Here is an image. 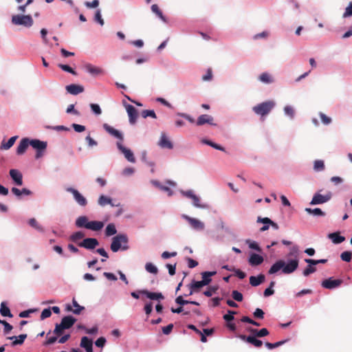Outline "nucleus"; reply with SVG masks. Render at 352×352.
I'll list each match as a JSON object with an SVG mask.
<instances>
[{"mask_svg":"<svg viewBox=\"0 0 352 352\" xmlns=\"http://www.w3.org/2000/svg\"><path fill=\"white\" fill-rule=\"evenodd\" d=\"M265 276L262 274L257 276H252L250 277V283L253 287H256L265 281Z\"/></svg>","mask_w":352,"mask_h":352,"instance_id":"393cba45","label":"nucleus"},{"mask_svg":"<svg viewBox=\"0 0 352 352\" xmlns=\"http://www.w3.org/2000/svg\"><path fill=\"white\" fill-rule=\"evenodd\" d=\"M212 78V71L211 68H208L205 75L202 76L204 81H209Z\"/></svg>","mask_w":352,"mask_h":352,"instance_id":"338daca9","label":"nucleus"},{"mask_svg":"<svg viewBox=\"0 0 352 352\" xmlns=\"http://www.w3.org/2000/svg\"><path fill=\"white\" fill-rule=\"evenodd\" d=\"M58 67L63 69L65 72H69L73 75H76V72L69 65H63V64H58Z\"/></svg>","mask_w":352,"mask_h":352,"instance_id":"09e8293b","label":"nucleus"},{"mask_svg":"<svg viewBox=\"0 0 352 352\" xmlns=\"http://www.w3.org/2000/svg\"><path fill=\"white\" fill-rule=\"evenodd\" d=\"M331 198V193L322 195L318 192L316 193L310 202L311 205L322 204L326 203Z\"/></svg>","mask_w":352,"mask_h":352,"instance_id":"6e6552de","label":"nucleus"},{"mask_svg":"<svg viewBox=\"0 0 352 352\" xmlns=\"http://www.w3.org/2000/svg\"><path fill=\"white\" fill-rule=\"evenodd\" d=\"M239 338L243 341H245L250 344H253L254 346L259 348L263 345V342L260 340L256 339V336L240 335Z\"/></svg>","mask_w":352,"mask_h":352,"instance_id":"f8f14e48","label":"nucleus"},{"mask_svg":"<svg viewBox=\"0 0 352 352\" xmlns=\"http://www.w3.org/2000/svg\"><path fill=\"white\" fill-rule=\"evenodd\" d=\"M249 331L256 337L262 338L269 335V331L266 328H263L260 330L256 329L250 328Z\"/></svg>","mask_w":352,"mask_h":352,"instance_id":"c85d7f7f","label":"nucleus"},{"mask_svg":"<svg viewBox=\"0 0 352 352\" xmlns=\"http://www.w3.org/2000/svg\"><path fill=\"white\" fill-rule=\"evenodd\" d=\"M89 221H88V218L86 216H80L76 220V226L78 228H85L87 229V226Z\"/></svg>","mask_w":352,"mask_h":352,"instance_id":"2f4dec72","label":"nucleus"},{"mask_svg":"<svg viewBox=\"0 0 352 352\" xmlns=\"http://www.w3.org/2000/svg\"><path fill=\"white\" fill-rule=\"evenodd\" d=\"M351 252L349 251H345L340 254V258L344 261L350 262L351 261Z\"/></svg>","mask_w":352,"mask_h":352,"instance_id":"864d4df0","label":"nucleus"},{"mask_svg":"<svg viewBox=\"0 0 352 352\" xmlns=\"http://www.w3.org/2000/svg\"><path fill=\"white\" fill-rule=\"evenodd\" d=\"M129 241L128 237L126 234H120L113 237L111 244V250L113 252H117L120 249L126 250L129 249L127 245Z\"/></svg>","mask_w":352,"mask_h":352,"instance_id":"7ed1b4c3","label":"nucleus"},{"mask_svg":"<svg viewBox=\"0 0 352 352\" xmlns=\"http://www.w3.org/2000/svg\"><path fill=\"white\" fill-rule=\"evenodd\" d=\"M67 91L72 95H78L84 91V87L82 85L71 84L65 87Z\"/></svg>","mask_w":352,"mask_h":352,"instance_id":"4468645a","label":"nucleus"},{"mask_svg":"<svg viewBox=\"0 0 352 352\" xmlns=\"http://www.w3.org/2000/svg\"><path fill=\"white\" fill-rule=\"evenodd\" d=\"M117 146L118 149L120 151H122V153L124 155V157L126 158L128 161L132 163H134L135 162L134 155L130 149H128L123 146V145L120 142L117 143Z\"/></svg>","mask_w":352,"mask_h":352,"instance_id":"9d476101","label":"nucleus"},{"mask_svg":"<svg viewBox=\"0 0 352 352\" xmlns=\"http://www.w3.org/2000/svg\"><path fill=\"white\" fill-rule=\"evenodd\" d=\"M140 294L145 295L148 298H149L151 300H161L164 298V296L162 295V293L151 292L146 289H142V290H138L137 292H131V295L134 298L138 299L140 298V296H139Z\"/></svg>","mask_w":352,"mask_h":352,"instance_id":"39448f33","label":"nucleus"},{"mask_svg":"<svg viewBox=\"0 0 352 352\" xmlns=\"http://www.w3.org/2000/svg\"><path fill=\"white\" fill-rule=\"evenodd\" d=\"M33 19L30 15L16 14L12 17V23L17 25L30 28L33 25Z\"/></svg>","mask_w":352,"mask_h":352,"instance_id":"20e7f679","label":"nucleus"},{"mask_svg":"<svg viewBox=\"0 0 352 352\" xmlns=\"http://www.w3.org/2000/svg\"><path fill=\"white\" fill-rule=\"evenodd\" d=\"M254 317L258 319H263L264 318V312L260 308H256L253 314Z\"/></svg>","mask_w":352,"mask_h":352,"instance_id":"69168bd1","label":"nucleus"},{"mask_svg":"<svg viewBox=\"0 0 352 352\" xmlns=\"http://www.w3.org/2000/svg\"><path fill=\"white\" fill-rule=\"evenodd\" d=\"M216 274V272H202L201 273V276H202V283L205 285H208L211 281H212V279H211V276H214Z\"/></svg>","mask_w":352,"mask_h":352,"instance_id":"473e14b6","label":"nucleus"},{"mask_svg":"<svg viewBox=\"0 0 352 352\" xmlns=\"http://www.w3.org/2000/svg\"><path fill=\"white\" fill-rule=\"evenodd\" d=\"M84 236V232L82 231H78L72 234L69 237V239L74 243H78V241L82 239Z\"/></svg>","mask_w":352,"mask_h":352,"instance_id":"ea45409f","label":"nucleus"},{"mask_svg":"<svg viewBox=\"0 0 352 352\" xmlns=\"http://www.w3.org/2000/svg\"><path fill=\"white\" fill-rule=\"evenodd\" d=\"M29 224L30 226L38 230H42L41 226L38 223L37 221L34 218H32L29 220Z\"/></svg>","mask_w":352,"mask_h":352,"instance_id":"680f3d73","label":"nucleus"},{"mask_svg":"<svg viewBox=\"0 0 352 352\" xmlns=\"http://www.w3.org/2000/svg\"><path fill=\"white\" fill-rule=\"evenodd\" d=\"M99 245L98 241L95 238H87L82 241L78 243V245L87 250H94Z\"/></svg>","mask_w":352,"mask_h":352,"instance_id":"423d86ee","label":"nucleus"},{"mask_svg":"<svg viewBox=\"0 0 352 352\" xmlns=\"http://www.w3.org/2000/svg\"><path fill=\"white\" fill-rule=\"evenodd\" d=\"M10 175L16 185L21 186L23 184V175L18 170L11 169Z\"/></svg>","mask_w":352,"mask_h":352,"instance_id":"dca6fc26","label":"nucleus"},{"mask_svg":"<svg viewBox=\"0 0 352 352\" xmlns=\"http://www.w3.org/2000/svg\"><path fill=\"white\" fill-rule=\"evenodd\" d=\"M117 230L113 223H109L107 225L105 229V234L107 236H110L116 234Z\"/></svg>","mask_w":352,"mask_h":352,"instance_id":"a19ab883","label":"nucleus"},{"mask_svg":"<svg viewBox=\"0 0 352 352\" xmlns=\"http://www.w3.org/2000/svg\"><path fill=\"white\" fill-rule=\"evenodd\" d=\"M203 142L206 144H208V145L214 148L215 149L222 151H224V150H225L224 148L222 147L221 146H220L216 143H214L210 140H203Z\"/></svg>","mask_w":352,"mask_h":352,"instance_id":"8fccbe9b","label":"nucleus"},{"mask_svg":"<svg viewBox=\"0 0 352 352\" xmlns=\"http://www.w3.org/2000/svg\"><path fill=\"white\" fill-rule=\"evenodd\" d=\"M80 346L84 348L86 352H93V342L86 336L82 338Z\"/></svg>","mask_w":352,"mask_h":352,"instance_id":"412c9836","label":"nucleus"},{"mask_svg":"<svg viewBox=\"0 0 352 352\" xmlns=\"http://www.w3.org/2000/svg\"><path fill=\"white\" fill-rule=\"evenodd\" d=\"M236 314V312L234 311L228 310V314H225L223 318L226 321L230 322L234 320V315Z\"/></svg>","mask_w":352,"mask_h":352,"instance_id":"4d7b16f0","label":"nucleus"},{"mask_svg":"<svg viewBox=\"0 0 352 352\" xmlns=\"http://www.w3.org/2000/svg\"><path fill=\"white\" fill-rule=\"evenodd\" d=\"M217 289V286L210 287L208 290L204 292V294L207 297H210L213 294L216 293Z\"/></svg>","mask_w":352,"mask_h":352,"instance_id":"13d9d810","label":"nucleus"},{"mask_svg":"<svg viewBox=\"0 0 352 352\" xmlns=\"http://www.w3.org/2000/svg\"><path fill=\"white\" fill-rule=\"evenodd\" d=\"M52 315V311L50 308H47L43 310L41 314V319L44 320L47 318L50 317Z\"/></svg>","mask_w":352,"mask_h":352,"instance_id":"0e129e2a","label":"nucleus"},{"mask_svg":"<svg viewBox=\"0 0 352 352\" xmlns=\"http://www.w3.org/2000/svg\"><path fill=\"white\" fill-rule=\"evenodd\" d=\"M98 204L100 206H104L107 204H110L111 206H120V204H113L112 203V200L111 198L107 197V196H104V195H100L98 198Z\"/></svg>","mask_w":352,"mask_h":352,"instance_id":"bb28decb","label":"nucleus"},{"mask_svg":"<svg viewBox=\"0 0 352 352\" xmlns=\"http://www.w3.org/2000/svg\"><path fill=\"white\" fill-rule=\"evenodd\" d=\"M152 11L155 13L162 20L164 21H166V19L164 16H163V14L160 9L159 8L157 4H153L151 6Z\"/></svg>","mask_w":352,"mask_h":352,"instance_id":"c03bdc74","label":"nucleus"},{"mask_svg":"<svg viewBox=\"0 0 352 352\" xmlns=\"http://www.w3.org/2000/svg\"><path fill=\"white\" fill-rule=\"evenodd\" d=\"M284 111L286 115L289 116L291 118L294 117V110L291 106H285L284 108Z\"/></svg>","mask_w":352,"mask_h":352,"instance_id":"052dcab7","label":"nucleus"},{"mask_svg":"<svg viewBox=\"0 0 352 352\" xmlns=\"http://www.w3.org/2000/svg\"><path fill=\"white\" fill-rule=\"evenodd\" d=\"M30 144L36 151L45 150L47 148L46 142L41 141L36 139L30 140Z\"/></svg>","mask_w":352,"mask_h":352,"instance_id":"5701e85b","label":"nucleus"},{"mask_svg":"<svg viewBox=\"0 0 352 352\" xmlns=\"http://www.w3.org/2000/svg\"><path fill=\"white\" fill-rule=\"evenodd\" d=\"M76 321V320L74 317L67 316L62 318L60 324L65 329H67L72 327Z\"/></svg>","mask_w":352,"mask_h":352,"instance_id":"6ab92c4d","label":"nucleus"},{"mask_svg":"<svg viewBox=\"0 0 352 352\" xmlns=\"http://www.w3.org/2000/svg\"><path fill=\"white\" fill-rule=\"evenodd\" d=\"M305 261L310 265H316L320 263L324 264L327 262V259H319V260H314L311 258H305Z\"/></svg>","mask_w":352,"mask_h":352,"instance_id":"49530a36","label":"nucleus"},{"mask_svg":"<svg viewBox=\"0 0 352 352\" xmlns=\"http://www.w3.org/2000/svg\"><path fill=\"white\" fill-rule=\"evenodd\" d=\"M352 16V1L349 3V6L346 8L345 12L343 14V17L346 18Z\"/></svg>","mask_w":352,"mask_h":352,"instance_id":"e2e57ef3","label":"nucleus"},{"mask_svg":"<svg viewBox=\"0 0 352 352\" xmlns=\"http://www.w3.org/2000/svg\"><path fill=\"white\" fill-rule=\"evenodd\" d=\"M29 145H30L29 139L26 138H23L17 146L16 153L18 155H23Z\"/></svg>","mask_w":352,"mask_h":352,"instance_id":"aec40b11","label":"nucleus"},{"mask_svg":"<svg viewBox=\"0 0 352 352\" xmlns=\"http://www.w3.org/2000/svg\"><path fill=\"white\" fill-rule=\"evenodd\" d=\"M159 145L162 148H168L172 149L173 148V143L168 138L166 135L164 133H162L161 134L160 140L159 142Z\"/></svg>","mask_w":352,"mask_h":352,"instance_id":"f3484780","label":"nucleus"},{"mask_svg":"<svg viewBox=\"0 0 352 352\" xmlns=\"http://www.w3.org/2000/svg\"><path fill=\"white\" fill-rule=\"evenodd\" d=\"M305 211L307 213L312 214L314 216L323 217L325 215V213L320 208H314V209L307 208H305Z\"/></svg>","mask_w":352,"mask_h":352,"instance_id":"e433bc0d","label":"nucleus"},{"mask_svg":"<svg viewBox=\"0 0 352 352\" xmlns=\"http://www.w3.org/2000/svg\"><path fill=\"white\" fill-rule=\"evenodd\" d=\"M286 342H287V340H282V341H279V342H277L275 343L265 342V346L269 349H273L274 348H276V347H278V346L283 345Z\"/></svg>","mask_w":352,"mask_h":352,"instance_id":"de8ad7c7","label":"nucleus"},{"mask_svg":"<svg viewBox=\"0 0 352 352\" xmlns=\"http://www.w3.org/2000/svg\"><path fill=\"white\" fill-rule=\"evenodd\" d=\"M104 223L100 221H89L87 226V229L91 230L93 231H99L102 230L104 227Z\"/></svg>","mask_w":352,"mask_h":352,"instance_id":"b1692460","label":"nucleus"},{"mask_svg":"<svg viewBox=\"0 0 352 352\" xmlns=\"http://www.w3.org/2000/svg\"><path fill=\"white\" fill-rule=\"evenodd\" d=\"M103 127L105 129V131L108 132L110 135L120 140L121 141L123 140V135L122 133L120 132L118 130L114 129L113 127L109 126L107 124H104Z\"/></svg>","mask_w":352,"mask_h":352,"instance_id":"a211bd4d","label":"nucleus"},{"mask_svg":"<svg viewBox=\"0 0 352 352\" xmlns=\"http://www.w3.org/2000/svg\"><path fill=\"white\" fill-rule=\"evenodd\" d=\"M17 136H13L10 138L7 142L3 141L1 144V148L4 150L10 148L14 145Z\"/></svg>","mask_w":352,"mask_h":352,"instance_id":"f704fd0d","label":"nucleus"},{"mask_svg":"<svg viewBox=\"0 0 352 352\" xmlns=\"http://www.w3.org/2000/svg\"><path fill=\"white\" fill-rule=\"evenodd\" d=\"M213 118L208 114H203L198 117L197 120L196 122V124L197 126H201L205 124H213Z\"/></svg>","mask_w":352,"mask_h":352,"instance_id":"2eb2a0df","label":"nucleus"},{"mask_svg":"<svg viewBox=\"0 0 352 352\" xmlns=\"http://www.w3.org/2000/svg\"><path fill=\"white\" fill-rule=\"evenodd\" d=\"M342 282L341 279H333L332 278H329L324 280L321 285L324 288L331 289L339 287Z\"/></svg>","mask_w":352,"mask_h":352,"instance_id":"1a4fd4ad","label":"nucleus"},{"mask_svg":"<svg viewBox=\"0 0 352 352\" xmlns=\"http://www.w3.org/2000/svg\"><path fill=\"white\" fill-rule=\"evenodd\" d=\"M126 110L129 118V122L132 124H134L136 122L137 118L138 117L137 109L133 105L127 104L126 106Z\"/></svg>","mask_w":352,"mask_h":352,"instance_id":"9b49d317","label":"nucleus"},{"mask_svg":"<svg viewBox=\"0 0 352 352\" xmlns=\"http://www.w3.org/2000/svg\"><path fill=\"white\" fill-rule=\"evenodd\" d=\"M183 217L186 219L190 224L192 228L197 230H202L204 228V224L199 220L190 217L187 215H183Z\"/></svg>","mask_w":352,"mask_h":352,"instance_id":"ddd939ff","label":"nucleus"},{"mask_svg":"<svg viewBox=\"0 0 352 352\" xmlns=\"http://www.w3.org/2000/svg\"><path fill=\"white\" fill-rule=\"evenodd\" d=\"M248 262L252 266L259 265L263 262V257L259 254L252 253L248 259Z\"/></svg>","mask_w":352,"mask_h":352,"instance_id":"4be33fe9","label":"nucleus"},{"mask_svg":"<svg viewBox=\"0 0 352 352\" xmlns=\"http://www.w3.org/2000/svg\"><path fill=\"white\" fill-rule=\"evenodd\" d=\"M259 80H261L263 83L270 84L274 82V79L272 76L267 72L262 73L259 77Z\"/></svg>","mask_w":352,"mask_h":352,"instance_id":"72a5a7b5","label":"nucleus"},{"mask_svg":"<svg viewBox=\"0 0 352 352\" xmlns=\"http://www.w3.org/2000/svg\"><path fill=\"white\" fill-rule=\"evenodd\" d=\"M329 238L331 239L335 244H339L344 241L345 238L340 234L339 232H333L329 234Z\"/></svg>","mask_w":352,"mask_h":352,"instance_id":"c756f323","label":"nucleus"},{"mask_svg":"<svg viewBox=\"0 0 352 352\" xmlns=\"http://www.w3.org/2000/svg\"><path fill=\"white\" fill-rule=\"evenodd\" d=\"M27 338V334H21L19 336V337L16 336H12L9 337V340H12L13 342H12V346H16L18 344H22L24 342V340Z\"/></svg>","mask_w":352,"mask_h":352,"instance_id":"7c9ffc66","label":"nucleus"},{"mask_svg":"<svg viewBox=\"0 0 352 352\" xmlns=\"http://www.w3.org/2000/svg\"><path fill=\"white\" fill-rule=\"evenodd\" d=\"M325 166L323 160H317L314 163V169L316 172L322 171L324 170Z\"/></svg>","mask_w":352,"mask_h":352,"instance_id":"58836bf2","label":"nucleus"},{"mask_svg":"<svg viewBox=\"0 0 352 352\" xmlns=\"http://www.w3.org/2000/svg\"><path fill=\"white\" fill-rule=\"evenodd\" d=\"M67 191L71 192L76 201L81 206H85L87 204L86 198L82 196L77 190L73 188H67Z\"/></svg>","mask_w":352,"mask_h":352,"instance_id":"0eeeda50","label":"nucleus"},{"mask_svg":"<svg viewBox=\"0 0 352 352\" xmlns=\"http://www.w3.org/2000/svg\"><path fill=\"white\" fill-rule=\"evenodd\" d=\"M316 271V268L313 266V265L309 264V265L303 271V275L305 276H307L309 274L315 272Z\"/></svg>","mask_w":352,"mask_h":352,"instance_id":"3c124183","label":"nucleus"},{"mask_svg":"<svg viewBox=\"0 0 352 352\" xmlns=\"http://www.w3.org/2000/svg\"><path fill=\"white\" fill-rule=\"evenodd\" d=\"M232 296L235 300L238 302H241L243 299L242 294L237 290L232 291Z\"/></svg>","mask_w":352,"mask_h":352,"instance_id":"6e6d98bb","label":"nucleus"},{"mask_svg":"<svg viewBox=\"0 0 352 352\" xmlns=\"http://www.w3.org/2000/svg\"><path fill=\"white\" fill-rule=\"evenodd\" d=\"M94 20L96 22L99 23L101 25H104V20L102 18L100 10H98L96 12L95 16H94Z\"/></svg>","mask_w":352,"mask_h":352,"instance_id":"bf43d9fd","label":"nucleus"},{"mask_svg":"<svg viewBox=\"0 0 352 352\" xmlns=\"http://www.w3.org/2000/svg\"><path fill=\"white\" fill-rule=\"evenodd\" d=\"M141 116L144 118H146L147 117H151L153 118H157V116L153 110H143L141 113Z\"/></svg>","mask_w":352,"mask_h":352,"instance_id":"a18cd8bd","label":"nucleus"},{"mask_svg":"<svg viewBox=\"0 0 352 352\" xmlns=\"http://www.w3.org/2000/svg\"><path fill=\"white\" fill-rule=\"evenodd\" d=\"M90 107L92 110V111L96 114V115H100L102 113V111H101V109L100 107V106L97 104H90Z\"/></svg>","mask_w":352,"mask_h":352,"instance_id":"774afa93","label":"nucleus"},{"mask_svg":"<svg viewBox=\"0 0 352 352\" xmlns=\"http://www.w3.org/2000/svg\"><path fill=\"white\" fill-rule=\"evenodd\" d=\"M319 116L321 119L322 122L325 125L329 124L332 121L331 118L328 117L322 112L319 113Z\"/></svg>","mask_w":352,"mask_h":352,"instance_id":"603ef678","label":"nucleus"},{"mask_svg":"<svg viewBox=\"0 0 352 352\" xmlns=\"http://www.w3.org/2000/svg\"><path fill=\"white\" fill-rule=\"evenodd\" d=\"M246 243L248 244L249 245V248L250 249H252V250H255L259 252H261V248L259 247V245H258V243L255 241H252L250 240H247L246 241Z\"/></svg>","mask_w":352,"mask_h":352,"instance_id":"5fc2aeb1","label":"nucleus"},{"mask_svg":"<svg viewBox=\"0 0 352 352\" xmlns=\"http://www.w3.org/2000/svg\"><path fill=\"white\" fill-rule=\"evenodd\" d=\"M152 183L153 184V185L159 188L160 190L167 192L168 195H172L173 190L170 188L161 185L160 183L157 181H153Z\"/></svg>","mask_w":352,"mask_h":352,"instance_id":"79ce46f5","label":"nucleus"},{"mask_svg":"<svg viewBox=\"0 0 352 352\" xmlns=\"http://www.w3.org/2000/svg\"><path fill=\"white\" fill-rule=\"evenodd\" d=\"M299 261L297 258L291 259L285 263L283 260H278L270 268L268 273L273 274L282 270L285 274H289L296 271L298 267Z\"/></svg>","mask_w":352,"mask_h":352,"instance_id":"f257e3e1","label":"nucleus"},{"mask_svg":"<svg viewBox=\"0 0 352 352\" xmlns=\"http://www.w3.org/2000/svg\"><path fill=\"white\" fill-rule=\"evenodd\" d=\"M145 269L146 270L149 272V273H151V274H157V272H158V270L156 266H155L153 263H146L145 265Z\"/></svg>","mask_w":352,"mask_h":352,"instance_id":"37998d69","label":"nucleus"},{"mask_svg":"<svg viewBox=\"0 0 352 352\" xmlns=\"http://www.w3.org/2000/svg\"><path fill=\"white\" fill-rule=\"evenodd\" d=\"M275 107V102L273 100H267L258 104L253 107V111L261 116V120H264L265 117L268 115Z\"/></svg>","mask_w":352,"mask_h":352,"instance_id":"f03ea898","label":"nucleus"},{"mask_svg":"<svg viewBox=\"0 0 352 352\" xmlns=\"http://www.w3.org/2000/svg\"><path fill=\"white\" fill-rule=\"evenodd\" d=\"M0 314L2 316H8L10 318L12 317V314L10 312L9 307L6 306L5 302L1 303Z\"/></svg>","mask_w":352,"mask_h":352,"instance_id":"c9c22d12","label":"nucleus"},{"mask_svg":"<svg viewBox=\"0 0 352 352\" xmlns=\"http://www.w3.org/2000/svg\"><path fill=\"white\" fill-rule=\"evenodd\" d=\"M72 304H73L74 307H75V309H72V307L68 305L67 306V310L69 311H72L74 314H80L81 311L85 309L84 307L80 306V305H78V303L75 300V298H73Z\"/></svg>","mask_w":352,"mask_h":352,"instance_id":"cd10ccee","label":"nucleus"},{"mask_svg":"<svg viewBox=\"0 0 352 352\" xmlns=\"http://www.w3.org/2000/svg\"><path fill=\"white\" fill-rule=\"evenodd\" d=\"M205 286V285L202 283L201 280L200 281H195L193 280L189 285L190 288V293L189 295H192L195 292H197L200 288Z\"/></svg>","mask_w":352,"mask_h":352,"instance_id":"a878e982","label":"nucleus"},{"mask_svg":"<svg viewBox=\"0 0 352 352\" xmlns=\"http://www.w3.org/2000/svg\"><path fill=\"white\" fill-rule=\"evenodd\" d=\"M85 69L89 73L94 75H98L102 73V69L100 68L94 67L91 64L86 65Z\"/></svg>","mask_w":352,"mask_h":352,"instance_id":"4c0bfd02","label":"nucleus"}]
</instances>
